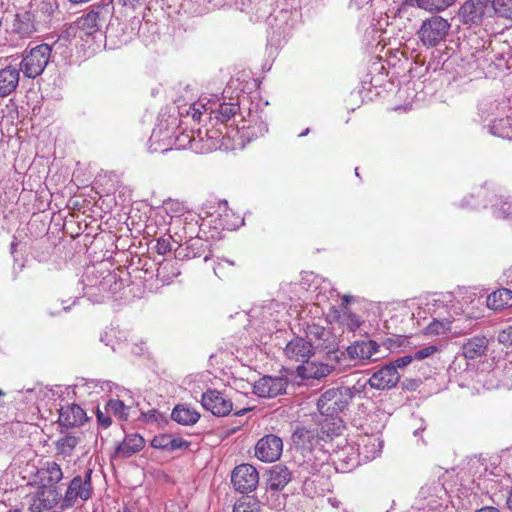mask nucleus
<instances>
[{
  "label": "nucleus",
  "mask_w": 512,
  "mask_h": 512,
  "mask_svg": "<svg viewBox=\"0 0 512 512\" xmlns=\"http://www.w3.org/2000/svg\"><path fill=\"white\" fill-rule=\"evenodd\" d=\"M233 512H260V506L255 499L243 497L234 504Z\"/></svg>",
  "instance_id": "nucleus-34"
},
{
  "label": "nucleus",
  "mask_w": 512,
  "mask_h": 512,
  "mask_svg": "<svg viewBox=\"0 0 512 512\" xmlns=\"http://www.w3.org/2000/svg\"><path fill=\"white\" fill-rule=\"evenodd\" d=\"M28 489L25 494V503L31 512H43L54 508L60 501L61 494L59 489L42 487L32 483H27Z\"/></svg>",
  "instance_id": "nucleus-1"
},
{
  "label": "nucleus",
  "mask_w": 512,
  "mask_h": 512,
  "mask_svg": "<svg viewBox=\"0 0 512 512\" xmlns=\"http://www.w3.org/2000/svg\"><path fill=\"white\" fill-rule=\"evenodd\" d=\"M436 351H437L436 346H428V347L418 350L415 353L414 358L418 359V360H422V359H425V358L431 356Z\"/></svg>",
  "instance_id": "nucleus-42"
},
{
  "label": "nucleus",
  "mask_w": 512,
  "mask_h": 512,
  "mask_svg": "<svg viewBox=\"0 0 512 512\" xmlns=\"http://www.w3.org/2000/svg\"><path fill=\"white\" fill-rule=\"evenodd\" d=\"M334 321L348 331H356L362 324L361 318L352 313L348 307H339L334 311Z\"/></svg>",
  "instance_id": "nucleus-24"
},
{
  "label": "nucleus",
  "mask_w": 512,
  "mask_h": 512,
  "mask_svg": "<svg viewBox=\"0 0 512 512\" xmlns=\"http://www.w3.org/2000/svg\"><path fill=\"white\" fill-rule=\"evenodd\" d=\"M96 418L98 424L104 429L110 427L112 424L111 414L106 413L105 407L102 409L98 408L96 411Z\"/></svg>",
  "instance_id": "nucleus-39"
},
{
  "label": "nucleus",
  "mask_w": 512,
  "mask_h": 512,
  "mask_svg": "<svg viewBox=\"0 0 512 512\" xmlns=\"http://www.w3.org/2000/svg\"><path fill=\"white\" fill-rule=\"evenodd\" d=\"M106 413L114 415L120 421H126L129 408L119 399H110L105 405Z\"/></svg>",
  "instance_id": "nucleus-30"
},
{
  "label": "nucleus",
  "mask_w": 512,
  "mask_h": 512,
  "mask_svg": "<svg viewBox=\"0 0 512 512\" xmlns=\"http://www.w3.org/2000/svg\"><path fill=\"white\" fill-rule=\"evenodd\" d=\"M172 239L173 238H172L171 235L159 237L156 240V245H155L156 253L159 254V255H166L167 253L171 252V250H172V244H171Z\"/></svg>",
  "instance_id": "nucleus-36"
},
{
  "label": "nucleus",
  "mask_w": 512,
  "mask_h": 512,
  "mask_svg": "<svg viewBox=\"0 0 512 512\" xmlns=\"http://www.w3.org/2000/svg\"><path fill=\"white\" fill-rule=\"evenodd\" d=\"M19 70L8 66L0 70V97L11 94L18 86Z\"/></svg>",
  "instance_id": "nucleus-22"
},
{
  "label": "nucleus",
  "mask_w": 512,
  "mask_h": 512,
  "mask_svg": "<svg viewBox=\"0 0 512 512\" xmlns=\"http://www.w3.org/2000/svg\"><path fill=\"white\" fill-rule=\"evenodd\" d=\"M248 409H243V410H240V411H237L236 414L237 415H241L243 414L244 412H246Z\"/></svg>",
  "instance_id": "nucleus-53"
},
{
  "label": "nucleus",
  "mask_w": 512,
  "mask_h": 512,
  "mask_svg": "<svg viewBox=\"0 0 512 512\" xmlns=\"http://www.w3.org/2000/svg\"><path fill=\"white\" fill-rule=\"evenodd\" d=\"M145 446V439L138 433L126 434L115 449V454L122 458H129L141 451Z\"/></svg>",
  "instance_id": "nucleus-18"
},
{
  "label": "nucleus",
  "mask_w": 512,
  "mask_h": 512,
  "mask_svg": "<svg viewBox=\"0 0 512 512\" xmlns=\"http://www.w3.org/2000/svg\"><path fill=\"white\" fill-rule=\"evenodd\" d=\"M51 56V47L48 44H40L32 48L22 59L20 69L28 78H36L41 75L47 66Z\"/></svg>",
  "instance_id": "nucleus-3"
},
{
  "label": "nucleus",
  "mask_w": 512,
  "mask_h": 512,
  "mask_svg": "<svg viewBox=\"0 0 512 512\" xmlns=\"http://www.w3.org/2000/svg\"><path fill=\"white\" fill-rule=\"evenodd\" d=\"M488 340L485 336H474L462 345V355L465 359L474 360L485 354Z\"/></svg>",
  "instance_id": "nucleus-21"
},
{
  "label": "nucleus",
  "mask_w": 512,
  "mask_h": 512,
  "mask_svg": "<svg viewBox=\"0 0 512 512\" xmlns=\"http://www.w3.org/2000/svg\"><path fill=\"white\" fill-rule=\"evenodd\" d=\"M306 336L316 347L331 349L334 346V335L324 326L316 323L308 324L306 327Z\"/></svg>",
  "instance_id": "nucleus-16"
},
{
  "label": "nucleus",
  "mask_w": 512,
  "mask_h": 512,
  "mask_svg": "<svg viewBox=\"0 0 512 512\" xmlns=\"http://www.w3.org/2000/svg\"><path fill=\"white\" fill-rule=\"evenodd\" d=\"M293 439L296 443L308 446L309 448L322 445L318 427H299L295 430Z\"/></svg>",
  "instance_id": "nucleus-25"
},
{
  "label": "nucleus",
  "mask_w": 512,
  "mask_h": 512,
  "mask_svg": "<svg viewBox=\"0 0 512 512\" xmlns=\"http://www.w3.org/2000/svg\"><path fill=\"white\" fill-rule=\"evenodd\" d=\"M200 116H201V112H200L198 109H195V108H194V109H193V113H192V117H193L194 119H198V120H199V119H200Z\"/></svg>",
  "instance_id": "nucleus-51"
},
{
  "label": "nucleus",
  "mask_w": 512,
  "mask_h": 512,
  "mask_svg": "<svg viewBox=\"0 0 512 512\" xmlns=\"http://www.w3.org/2000/svg\"><path fill=\"white\" fill-rule=\"evenodd\" d=\"M281 506H282V503H278L277 508H279V509H280V508H281Z\"/></svg>",
  "instance_id": "nucleus-55"
},
{
  "label": "nucleus",
  "mask_w": 512,
  "mask_h": 512,
  "mask_svg": "<svg viewBox=\"0 0 512 512\" xmlns=\"http://www.w3.org/2000/svg\"><path fill=\"white\" fill-rule=\"evenodd\" d=\"M92 494L91 470H89L84 479L80 475H77L71 480L62 499L61 509L64 510L73 507L78 498L87 501L92 497Z\"/></svg>",
  "instance_id": "nucleus-4"
},
{
  "label": "nucleus",
  "mask_w": 512,
  "mask_h": 512,
  "mask_svg": "<svg viewBox=\"0 0 512 512\" xmlns=\"http://www.w3.org/2000/svg\"><path fill=\"white\" fill-rule=\"evenodd\" d=\"M452 321L448 319L437 320L434 319L425 328V334L429 336L445 335L452 330Z\"/></svg>",
  "instance_id": "nucleus-31"
},
{
  "label": "nucleus",
  "mask_w": 512,
  "mask_h": 512,
  "mask_svg": "<svg viewBox=\"0 0 512 512\" xmlns=\"http://www.w3.org/2000/svg\"><path fill=\"white\" fill-rule=\"evenodd\" d=\"M499 212L502 214L503 218H507L512 215V203L503 202L499 208Z\"/></svg>",
  "instance_id": "nucleus-45"
},
{
  "label": "nucleus",
  "mask_w": 512,
  "mask_h": 512,
  "mask_svg": "<svg viewBox=\"0 0 512 512\" xmlns=\"http://www.w3.org/2000/svg\"><path fill=\"white\" fill-rule=\"evenodd\" d=\"M189 444L190 443L188 441L179 437H174L170 434L168 451L187 449L189 447Z\"/></svg>",
  "instance_id": "nucleus-41"
},
{
  "label": "nucleus",
  "mask_w": 512,
  "mask_h": 512,
  "mask_svg": "<svg viewBox=\"0 0 512 512\" xmlns=\"http://www.w3.org/2000/svg\"><path fill=\"white\" fill-rule=\"evenodd\" d=\"M488 0H467L459 10V16L464 24H478L484 18L488 9Z\"/></svg>",
  "instance_id": "nucleus-12"
},
{
  "label": "nucleus",
  "mask_w": 512,
  "mask_h": 512,
  "mask_svg": "<svg viewBox=\"0 0 512 512\" xmlns=\"http://www.w3.org/2000/svg\"><path fill=\"white\" fill-rule=\"evenodd\" d=\"M158 416H160V413L154 409L150 410L147 413H144V414L142 413V417H144L146 422L157 421Z\"/></svg>",
  "instance_id": "nucleus-47"
},
{
  "label": "nucleus",
  "mask_w": 512,
  "mask_h": 512,
  "mask_svg": "<svg viewBox=\"0 0 512 512\" xmlns=\"http://www.w3.org/2000/svg\"><path fill=\"white\" fill-rule=\"evenodd\" d=\"M292 472L283 464L273 465L266 473V489L269 492L283 490L291 481Z\"/></svg>",
  "instance_id": "nucleus-13"
},
{
  "label": "nucleus",
  "mask_w": 512,
  "mask_h": 512,
  "mask_svg": "<svg viewBox=\"0 0 512 512\" xmlns=\"http://www.w3.org/2000/svg\"><path fill=\"white\" fill-rule=\"evenodd\" d=\"M6 396V393L0 389V415H3L4 418H9L11 417L10 415H8V413L6 412L5 408H6V405L8 404L5 400H4V397Z\"/></svg>",
  "instance_id": "nucleus-46"
},
{
  "label": "nucleus",
  "mask_w": 512,
  "mask_h": 512,
  "mask_svg": "<svg viewBox=\"0 0 512 512\" xmlns=\"http://www.w3.org/2000/svg\"><path fill=\"white\" fill-rule=\"evenodd\" d=\"M476 512H500V511L495 507L488 506V507H483V508L477 510Z\"/></svg>",
  "instance_id": "nucleus-50"
},
{
  "label": "nucleus",
  "mask_w": 512,
  "mask_h": 512,
  "mask_svg": "<svg viewBox=\"0 0 512 512\" xmlns=\"http://www.w3.org/2000/svg\"><path fill=\"white\" fill-rule=\"evenodd\" d=\"M348 405V397L342 388L325 391L317 402V408L323 416L337 417Z\"/></svg>",
  "instance_id": "nucleus-5"
},
{
  "label": "nucleus",
  "mask_w": 512,
  "mask_h": 512,
  "mask_svg": "<svg viewBox=\"0 0 512 512\" xmlns=\"http://www.w3.org/2000/svg\"><path fill=\"white\" fill-rule=\"evenodd\" d=\"M342 304L340 307H347L350 302L353 301V297L349 295H344L342 298Z\"/></svg>",
  "instance_id": "nucleus-49"
},
{
  "label": "nucleus",
  "mask_w": 512,
  "mask_h": 512,
  "mask_svg": "<svg viewBox=\"0 0 512 512\" xmlns=\"http://www.w3.org/2000/svg\"><path fill=\"white\" fill-rule=\"evenodd\" d=\"M380 345L374 340H358L349 345L346 349L350 359L372 360V356L379 351ZM377 359H373L376 361Z\"/></svg>",
  "instance_id": "nucleus-15"
},
{
  "label": "nucleus",
  "mask_w": 512,
  "mask_h": 512,
  "mask_svg": "<svg viewBox=\"0 0 512 512\" xmlns=\"http://www.w3.org/2000/svg\"><path fill=\"white\" fill-rule=\"evenodd\" d=\"M334 367L327 363L307 361L297 367V372L304 378L320 379L332 373Z\"/></svg>",
  "instance_id": "nucleus-20"
},
{
  "label": "nucleus",
  "mask_w": 512,
  "mask_h": 512,
  "mask_svg": "<svg viewBox=\"0 0 512 512\" xmlns=\"http://www.w3.org/2000/svg\"><path fill=\"white\" fill-rule=\"evenodd\" d=\"M283 451L282 439L274 434H267L260 438L254 449V455L257 459L264 463L277 461Z\"/></svg>",
  "instance_id": "nucleus-6"
},
{
  "label": "nucleus",
  "mask_w": 512,
  "mask_h": 512,
  "mask_svg": "<svg viewBox=\"0 0 512 512\" xmlns=\"http://www.w3.org/2000/svg\"><path fill=\"white\" fill-rule=\"evenodd\" d=\"M400 380L398 371L392 365H385L369 378V385L377 390L390 389Z\"/></svg>",
  "instance_id": "nucleus-14"
},
{
  "label": "nucleus",
  "mask_w": 512,
  "mask_h": 512,
  "mask_svg": "<svg viewBox=\"0 0 512 512\" xmlns=\"http://www.w3.org/2000/svg\"><path fill=\"white\" fill-rule=\"evenodd\" d=\"M100 13L96 10H90L78 20L80 29L86 35H93L99 30Z\"/></svg>",
  "instance_id": "nucleus-27"
},
{
  "label": "nucleus",
  "mask_w": 512,
  "mask_h": 512,
  "mask_svg": "<svg viewBox=\"0 0 512 512\" xmlns=\"http://www.w3.org/2000/svg\"><path fill=\"white\" fill-rule=\"evenodd\" d=\"M58 421L65 427L80 426L86 421V412L78 404H67L61 407Z\"/></svg>",
  "instance_id": "nucleus-17"
},
{
  "label": "nucleus",
  "mask_w": 512,
  "mask_h": 512,
  "mask_svg": "<svg viewBox=\"0 0 512 512\" xmlns=\"http://www.w3.org/2000/svg\"><path fill=\"white\" fill-rule=\"evenodd\" d=\"M420 8L427 11H443L451 6L455 0H416Z\"/></svg>",
  "instance_id": "nucleus-33"
},
{
  "label": "nucleus",
  "mask_w": 512,
  "mask_h": 512,
  "mask_svg": "<svg viewBox=\"0 0 512 512\" xmlns=\"http://www.w3.org/2000/svg\"><path fill=\"white\" fill-rule=\"evenodd\" d=\"M208 259H209V257H208V256H205V257H204V261H207Z\"/></svg>",
  "instance_id": "nucleus-56"
},
{
  "label": "nucleus",
  "mask_w": 512,
  "mask_h": 512,
  "mask_svg": "<svg viewBox=\"0 0 512 512\" xmlns=\"http://www.w3.org/2000/svg\"><path fill=\"white\" fill-rule=\"evenodd\" d=\"M413 358L414 357H412V356L406 355V356L396 359L394 362H391L389 365L394 366V368L396 370L398 368H404L412 362Z\"/></svg>",
  "instance_id": "nucleus-43"
},
{
  "label": "nucleus",
  "mask_w": 512,
  "mask_h": 512,
  "mask_svg": "<svg viewBox=\"0 0 512 512\" xmlns=\"http://www.w3.org/2000/svg\"><path fill=\"white\" fill-rule=\"evenodd\" d=\"M170 434H159L151 440V446L159 450H169Z\"/></svg>",
  "instance_id": "nucleus-37"
},
{
  "label": "nucleus",
  "mask_w": 512,
  "mask_h": 512,
  "mask_svg": "<svg viewBox=\"0 0 512 512\" xmlns=\"http://www.w3.org/2000/svg\"><path fill=\"white\" fill-rule=\"evenodd\" d=\"M174 421L181 425H194L200 418V414L195 410L185 405H176L171 413Z\"/></svg>",
  "instance_id": "nucleus-26"
},
{
  "label": "nucleus",
  "mask_w": 512,
  "mask_h": 512,
  "mask_svg": "<svg viewBox=\"0 0 512 512\" xmlns=\"http://www.w3.org/2000/svg\"><path fill=\"white\" fill-rule=\"evenodd\" d=\"M72 3H76V4H79V3H86V2H89L90 0H70Z\"/></svg>",
  "instance_id": "nucleus-52"
},
{
  "label": "nucleus",
  "mask_w": 512,
  "mask_h": 512,
  "mask_svg": "<svg viewBox=\"0 0 512 512\" xmlns=\"http://www.w3.org/2000/svg\"><path fill=\"white\" fill-rule=\"evenodd\" d=\"M451 28L447 19L434 15L424 20L418 31L422 44L426 47H435L445 40Z\"/></svg>",
  "instance_id": "nucleus-2"
},
{
  "label": "nucleus",
  "mask_w": 512,
  "mask_h": 512,
  "mask_svg": "<svg viewBox=\"0 0 512 512\" xmlns=\"http://www.w3.org/2000/svg\"><path fill=\"white\" fill-rule=\"evenodd\" d=\"M63 479L61 466L55 461H47L38 467L29 483L42 487L58 489L57 484Z\"/></svg>",
  "instance_id": "nucleus-8"
},
{
  "label": "nucleus",
  "mask_w": 512,
  "mask_h": 512,
  "mask_svg": "<svg viewBox=\"0 0 512 512\" xmlns=\"http://www.w3.org/2000/svg\"><path fill=\"white\" fill-rule=\"evenodd\" d=\"M498 341L507 347H512V324L500 331Z\"/></svg>",
  "instance_id": "nucleus-40"
},
{
  "label": "nucleus",
  "mask_w": 512,
  "mask_h": 512,
  "mask_svg": "<svg viewBox=\"0 0 512 512\" xmlns=\"http://www.w3.org/2000/svg\"><path fill=\"white\" fill-rule=\"evenodd\" d=\"M80 439L75 435H65L61 438H59L55 442V448L58 455H65L69 456L72 454L73 450L76 448V446L79 444Z\"/></svg>",
  "instance_id": "nucleus-28"
},
{
  "label": "nucleus",
  "mask_w": 512,
  "mask_h": 512,
  "mask_svg": "<svg viewBox=\"0 0 512 512\" xmlns=\"http://www.w3.org/2000/svg\"><path fill=\"white\" fill-rule=\"evenodd\" d=\"M35 27L32 23H26L24 24V27L22 26H19L16 31L20 34H22V36H29L31 35L34 31H35Z\"/></svg>",
  "instance_id": "nucleus-44"
},
{
  "label": "nucleus",
  "mask_w": 512,
  "mask_h": 512,
  "mask_svg": "<svg viewBox=\"0 0 512 512\" xmlns=\"http://www.w3.org/2000/svg\"><path fill=\"white\" fill-rule=\"evenodd\" d=\"M317 427L322 442L327 443L341 435L344 425L339 417L326 416Z\"/></svg>",
  "instance_id": "nucleus-19"
},
{
  "label": "nucleus",
  "mask_w": 512,
  "mask_h": 512,
  "mask_svg": "<svg viewBox=\"0 0 512 512\" xmlns=\"http://www.w3.org/2000/svg\"><path fill=\"white\" fill-rule=\"evenodd\" d=\"M335 461L342 463V469H350L358 463L354 448L350 445L335 453Z\"/></svg>",
  "instance_id": "nucleus-29"
},
{
  "label": "nucleus",
  "mask_w": 512,
  "mask_h": 512,
  "mask_svg": "<svg viewBox=\"0 0 512 512\" xmlns=\"http://www.w3.org/2000/svg\"><path fill=\"white\" fill-rule=\"evenodd\" d=\"M233 266H234V263L232 261H229L227 259H222L214 267V272L219 278H224L229 275V272H227L226 269L227 268L230 269Z\"/></svg>",
  "instance_id": "nucleus-38"
},
{
  "label": "nucleus",
  "mask_w": 512,
  "mask_h": 512,
  "mask_svg": "<svg viewBox=\"0 0 512 512\" xmlns=\"http://www.w3.org/2000/svg\"><path fill=\"white\" fill-rule=\"evenodd\" d=\"M492 7L498 16L512 20V0H492Z\"/></svg>",
  "instance_id": "nucleus-35"
},
{
  "label": "nucleus",
  "mask_w": 512,
  "mask_h": 512,
  "mask_svg": "<svg viewBox=\"0 0 512 512\" xmlns=\"http://www.w3.org/2000/svg\"><path fill=\"white\" fill-rule=\"evenodd\" d=\"M284 354L290 361L304 365L314 354L313 344L302 337H295L286 344Z\"/></svg>",
  "instance_id": "nucleus-10"
},
{
  "label": "nucleus",
  "mask_w": 512,
  "mask_h": 512,
  "mask_svg": "<svg viewBox=\"0 0 512 512\" xmlns=\"http://www.w3.org/2000/svg\"><path fill=\"white\" fill-rule=\"evenodd\" d=\"M202 406L213 415L223 417L233 410L232 401L215 389H209L202 394Z\"/></svg>",
  "instance_id": "nucleus-9"
},
{
  "label": "nucleus",
  "mask_w": 512,
  "mask_h": 512,
  "mask_svg": "<svg viewBox=\"0 0 512 512\" xmlns=\"http://www.w3.org/2000/svg\"><path fill=\"white\" fill-rule=\"evenodd\" d=\"M141 0H119L123 6L135 7Z\"/></svg>",
  "instance_id": "nucleus-48"
},
{
  "label": "nucleus",
  "mask_w": 512,
  "mask_h": 512,
  "mask_svg": "<svg viewBox=\"0 0 512 512\" xmlns=\"http://www.w3.org/2000/svg\"><path fill=\"white\" fill-rule=\"evenodd\" d=\"M486 304L489 309L500 311L512 307V290L501 288L487 296Z\"/></svg>",
  "instance_id": "nucleus-23"
},
{
  "label": "nucleus",
  "mask_w": 512,
  "mask_h": 512,
  "mask_svg": "<svg viewBox=\"0 0 512 512\" xmlns=\"http://www.w3.org/2000/svg\"><path fill=\"white\" fill-rule=\"evenodd\" d=\"M7 512H20L19 510H9Z\"/></svg>",
  "instance_id": "nucleus-54"
},
{
  "label": "nucleus",
  "mask_w": 512,
  "mask_h": 512,
  "mask_svg": "<svg viewBox=\"0 0 512 512\" xmlns=\"http://www.w3.org/2000/svg\"><path fill=\"white\" fill-rule=\"evenodd\" d=\"M287 381L283 377L263 376L255 382L253 392L263 398H273L283 393L286 389Z\"/></svg>",
  "instance_id": "nucleus-11"
},
{
  "label": "nucleus",
  "mask_w": 512,
  "mask_h": 512,
  "mask_svg": "<svg viewBox=\"0 0 512 512\" xmlns=\"http://www.w3.org/2000/svg\"><path fill=\"white\" fill-rule=\"evenodd\" d=\"M239 111L237 103H222L219 108L213 111L215 118L221 123L229 121Z\"/></svg>",
  "instance_id": "nucleus-32"
},
{
  "label": "nucleus",
  "mask_w": 512,
  "mask_h": 512,
  "mask_svg": "<svg viewBox=\"0 0 512 512\" xmlns=\"http://www.w3.org/2000/svg\"><path fill=\"white\" fill-rule=\"evenodd\" d=\"M231 482L236 491L240 493H248L257 487L259 482V473L254 466L243 463L233 469Z\"/></svg>",
  "instance_id": "nucleus-7"
}]
</instances>
